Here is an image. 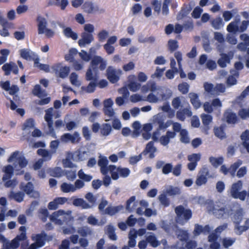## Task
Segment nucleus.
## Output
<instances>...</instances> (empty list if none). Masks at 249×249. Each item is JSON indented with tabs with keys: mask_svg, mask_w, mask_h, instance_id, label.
Segmentation results:
<instances>
[{
	"mask_svg": "<svg viewBox=\"0 0 249 249\" xmlns=\"http://www.w3.org/2000/svg\"><path fill=\"white\" fill-rule=\"evenodd\" d=\"M90 65L86 73V79L87 81L97 82L98 71H103L107 67V62L100 56H94L92 59Z\"/></svg>",
	"mask_w": 249,
	"mask_h": 249,
	"instance_id": "obj_1",
	"label": "nucleus"
},
{
	"mask_svg": "<svg viewBox=\"0 0 249 249\" xmlns=\"http://www.w3.org/2000/svg\"><path fill=\"white\" fill-rule=\"evenodd\" d=\"M240 21L239 18H236L234 21H231L227 27V30L228 32L236 34V33H243L245 32L249 26V20H243L241 25L238 26V23Z\"/></svg>",
	"mask_w": 249,
	"mask_h": 249,
	"instance_id": "obj_2",
	"label": "nucleus"
},
{
	"mask_svg": "<svg viewBox=\"0 0 249 249\" xmlns=\"http://www.w3.org/2000/svg\"><path fill=\"white\" fill-rule=\"evenodd\" d=\"M177 214V222L181 224L187 222L192 217V211L189 209H185L182 205H179L175 209Z\"/></svg>",
	"mask_w": 249,
	"mask_h": 249,
	"instance_id": "obj_3",
	"label": "nucleus"
},
{
	"mask_svg": "<svg viewBox=\"0 0 249 249\" xmlns=\"http://www.w3.org/2000/svg\"><path fill=\"white\" fill-rule=\"evenodd\" d=\"M52 72L55 73L56 77L64 79L69 74L70 68L67 66H63L58 63L53 64L52 67Z\"/></svg>",
	"mask_w": 249,
	"mask_h": 249,
	"instance_id": "obj_4",
	"label": "nucleus"
},
{
	"mask_svg": "<svg viewBox=\"0 0 249 249\" xmlns=\"http://www.w3.org/2000/svg\"><path fill=\"white\" fill-rule=\"evenodd\" d=\"M53 238L52 235H48L44 231H42L40 233L36 234L32 237V239L35 241L40 248L44 246L46 241H51Z\"/></svg>",
	"mask_w": 249,
	"mask_h": 249,
	"instance_id": "obj_5",
	"label": "nucleus"
},
{
	"mask_svg": "<svg viewBox=\"0 0 249 249\" xmlns=\"http://www.w3.org/2000/svg\"><path fill=\"white\" fill-rule=\"evenodd\" d=\"M209 171L207 167H203L199 172L196 180L195 183L198 186L205 184L208 178H210Z\"/></svg>",
	"mask_w": 249,
	"mask_h": 249,
	"instance_id": "obj_6",
	"label": "nucleus"
},
{
	"mask_svg": "<svg viewBox=\"0 0 249 249\" xmlns=\"http://www.w3.org/2000/svg\"><path fill=\"white\" fill-rule=\"evenodd\" d=\"M53 116L52 108H49L45 110L44 119L47 123L49 128V133L51 134L53 137L55 138V133L53 126Z\"/></svg>",
	"mask_w": 249,
	"mask_h": 249,
	"instance_id": "obj_7",
	"label": "nucleus"
},
{
	"mask_svg": "<svg viewBox=\"0 0 249 249\" xmlns=\"http://www.w3.org/2000/svg\"><path fill=\"white\" fill-rule=\"evenodd\" d=\"M2 70L4 71L5 75H10L11 71L15 74H18V66L14 62L4 64L2 67Z\"/></svg>",
	"mask_w": 249,
	"mask_h": 249,
	"instance_id": "obj_8",
	"label": "nucleus"
},
{
	"mask_svg": "<svg viewBox=\"0 0 249 249\" xmlns=\"http://www.w3.org/2000/svg\"><path fill=\"white\" fill-rule=\"evenodd\" d=\"M60 140L64 142H71L72 143L78 142L80 141V138L78 137L77 132H75L73 135L70 133H65L61 136Z\"/></svg>",
	"mask_w": 249,
	"mask_h": 249,
	"instance_id": "obj_9",
	"label": "nucleus"
},
{
	"mask_svg": "<svg viewBox=\"0 0 249 249\" xmlns=\"http://www.w3.org/2000/svg\"><path fill=\"white\" fill-rule=\"evenodd\" d=\"M94 39L91 34L83 32L81 34V38L78 40V45L81 47H83L87 44H90Z\"/></svg>",
	"mask_w": 249,
	"mask_h": 249,
	"instance_id": "obj_10",
	"label": "nucleus"
},
{
	"mask_svg": "<svg viewBox=\"0 0 249 249\" xmlns=\"http://www.w3.org/2000/svg\"><path fill=\"white\" fill-rule=\"evenodd\" d=\"M107 76L108 80L113 84L117 82L119 80V76L117 75L116 70L112 66L108 67Z\"/></svg>",
	"mask_w": 249,
	"mask_h": 249,
	"instance_id": "obj_11",
	"label": "nucleus"
},
{
	"mask_svg": "<svg viewBox=\"0 0 249 249\" xmlns=\"http://www.w3.org/2000/svg\"><path fill=\"white\" fill-rule=\"evenodd\" d=\"M36 20L37 22L38 34H44L48 24L47 20L45 18L39 15L37 17Z\"/></svg>",
	"mask_w": 249,
	"mask_h": 249,
	"instance_id": "obj_12",
	"label": "nucleus"
},
{
	"mask_svg": "<svg viewBox=\"0 0 249 249\" xmlns=\"http://www.w3.org/2000/svg\"><path fill=\"white\" fill-rule=\"evenodd\" d=\"M20 56L26 60H33L38 57V56L30 50L22 49L19 51Z\"/></svg>",
	"mask_w": 249,
	"mask_h": 249,
	"instance_id": "obj_13",
	"label": "nucleus"
},
{
	"mask_svg": "<svg viewBox=\"0 0 249 249\" xmlns=\"http://www.w3.org/2000/svg\"><path fill=\"white\" fill-rule=\"evenodd\" d=\"M82 8L85 12L88 14L93 13L99 10L97 5H94L92 2L89 1H85L82 5Z\"/></svg>",
	"mask_w": 249,
	"mask_h": 249,
	"instance_id": "obj_14",
	"label": "nucleus"
},
{
	"mask_svg": "<svg viewBox=\"0 0 249 249\" xmlns=\"http://www.w3.org/2000/svg\"><path fill=\"white\" fill-rule=\"evenodd\" d=\"M99 158L100 159L98 161V164L99 166L100 167L101 173L104 175H106L108 172V168L107 167L108 161L106 157L100 156Z\"/></svg>",
	"mask_w": 249,
	"mask_h": 249,
	"instance_id": "obj_15",
	"label": "nucleus"
},
{
	"mask_svg": "<svg viewBox=\"0 0 249 249\" xmlns=\"http://www.w3.org/2000/svg\"><path fill=\"white\" fill-rule=\"evenodd\" d=\"M26 239L27 236L24 233L17 235L10 242L12 249H18L19 246L20 242L26 240Z\"/></svg>",
	"mask_w": 249,
	"mask_h": 249,
	"instance_id": "obj_16",
	"label": "nucleus"
},
{
	"mask_svg": "<svg viewBox=\"0 0 249 249\" xmlns=\"http://www.w3.org/2000/svg\"><path fill=\"white\" fill-rule=\"evenodd\" d=\"M176 136V133L171 131H167L165 135L162 136L160 139V144L163 146H166L170 142V139L174 138Z\"/></svg>",
	"mask_w": 249,
	"mask_h": 249,
	"instance_id": "obj_17",
	"label": "nucleus"
},
{
	"mask_svg": "<svg viewBox=\"0 0 249 249\" xmlns=\"http://www.w3.org/2000/svg\"><path fill=\"white\" fill-rule=\"evenodd\" d=\"M37 154L43 158L42 159L44 161H49L51 160L52 156L54 153L52 151L40 148L37 150Z\"/></svg>",
	"mask_w": 249,
	"mask_h": 249,
	"instance_id": "obj_18",
	"label": "nucleus"
},
{
	"mask_svg": "<svg viewBox=\"0 0 249 249\" xmlns=\"http://www.w3.org/2000/svg\"><path fill=\"white\" fill-rule=\"evenodd\" d=\"M123 209V206L121 205L116 206H112L109 205L107 206L105 210V214H107L110 216H113L116 213H117L119 212L122 210Z\"/></svg>",
	"mask_w": 249,
	"mask_h": 249,
	"instance_id": "obj_19",
	"label": "nucleus"
},
{
	"mask_svg": "<svg viewBox=\"0 0 249 249\" xmlns=\"http://www.w3.org/2000/svg\"><path fill=\"white\" fill-rule=\"evenodd\" d=\"M189 97L190 98L191 103L195 109H198L201 107V103L196 93L191 92L189 94Z\"/></svg>",
	"mask_w": 249,
	"mask_h": 249,
	"instance_id": "obj_20",
	"label": "nucleus"
},
{
	"mask_svg": "<svg viewBox=\"0 0 249 249\" xmlns=\"http://www.w3.org/2000/svg\"><path fill=\"white\" fill-rule=\"evenodd\" d=\"M177 118L181 121H184L185 119V116L191 117L192 115V112L190 108H184L182 110H180L177 112Z\"/></svg>",
	"mask_w": 249,
	"mask_h": 249,
	"instance_id": "obj_21",
	"label": "nucleus"
},
{
	"mask_svg": "<svg viewBox=\"0 0 249 249\" xmlns=\"http://www.w3.org/2000/svg\"><path fill=\"white\" fill-rule=\"evenodd\" d=\"M4 174L3 175L2 179L3 181L10 179L14 174V168L11 165H8L4 167L3 169Z\"/></svg>",
	"mask_w": 249,
	"mask_h": 249,
	"instance_id": "obj_22",
	"label": "nucleus"
},
{
	"mask_svg": "<svg viewBox=\"0 0 249 249\" xmlns=\"http://www.w3.org/2000/svg\"><path fill=\"white\" fill-rule=\"evenodd\" d=\"M226 208L224 207H219L217 206H213L210 211H212L217 218H222L226 213Z\"/></svg>",
	"mask_w": 249,
	"mask_h": 249,
	"instance_id": "obj_23",
	"label": "nucleus"
},
{
	"mask_svg": "<svg viewBox=\"0 0 249 249\" xmlns=\"http://www.w3.org/2000/svg\"><path fill=\"white\" fill-rule=\"evenodd\" d=\"M135 196H132L126 201V209L130 212L136 209L138 205V202L135 201Z\"/></svg>",
	"mask_w": 249,
	"mask_h": 249,
	"instance_id": "obj_24",
	"label": "nucleus"
},
{
	"mask_svg": "<svg viewBox=\"0 0 249 249\" xmlns=\"http://www.w3.org/2000/svg\"><path fill=\"white\" fill-rule=\"evenodd\" d=\"M224 116L227 122L229 124H235L238 122V118L235 113L227 112L225 113Z\"/></svg>",
	"mask_w": 249,
	"mask_h": 249,
	"instance_id": "obj_25",
	"label": "nucleus"
},
{
	"mask_svg": "<svg viewBox=\"0 0 249 249\" xmlns=\"http://www.w3.org/2000/svg\"><path fill=\"white\" fill-rule=\"evenodd\" d=\"M212 27L215 30H219L224 25V22L221 18L217 17L211 20Z\"/></svg>",
	"mask_w": 249,
	"mask_h": 249,
	"instance_id": "obj_26",
	"label": "nucleus"
},
{
	"mask_svg": "<svg viewBox=\"0 0 249 249\" xmlns=\"http://www.w3.org/2000/svg\"><path fill=\"white\" fill-rule=\"evenodd\" d=\"M221 57L218 60L217 64L221 68H225L227 63H230L231 58L226 53H222Z\"/></svg>",
	"mask_w": 249,
	"mask_h": 249,
	"instance_id": "obj_27",
	"label": "nucleus"
},
{
	"mask_svg": "<svg viewBox=\"0 0 249 249\" xmlns=\"http://www.w3.org/2000/svg\"><path fill=\"white\" fill-rule=\"evenodd\" d=\"M73 205L75 206H80L83 209H89L91 206L83 198H77L73 200Z\"/></svg>",
	"mask_w": 249,
	"mask_h": 249,
	"instance_id": "obj_28",
	"label": "nucleus"
},
{
	"mask_svg": "<svg viewBox=\"0 0 249 249\" xmlns=\"http://www.w3.org/2000/svg\"><path fill=\"white\" fill-rule=\"evenodd\" d=\"M32 93L35 96L38 97L45 96L47 95L45 91L44 90H42L41 86L38 84L34 86L32 90Z\"/></svg>",
	"mask_w": 249,
	"mask_h": 249,
	"instance_id": "obj_29",
	"label": "nucleus"
},
{
	"mask_svg": "<svg viewBox=\"0 0 249 249\" xmlns=\"http://www.w3.org/2000/svg\"><path fill=\"white\" fill-rule=\"evenodd\" d=\"M112 131V127L109 124L105 123L102 125L100 128V133L103 136H107Z\"/></svg>",
	"mask_w": 249,
	"mask_h": 249,
	"instance_id": "obj_30",
	"label": "nucleus"
},
{
	"mask_svg": "<svg viewBox=\"0 0 249 249\" xmlns=\"http://www.w3.org/2000/svg\"><path fill=\"white\" fill-rule=\"evenodd\" d=\"M38 57L34 60V67L38 68L40 70L46 72L50 71V67L48 64L39 63Z\"/></svg>",
	"mask_w": 249,
	"mask_h": 249,
	"instance_id": "obj_31",
	"label": "nucleus"
},
{
	"mask_svg": "<svg viewBox=\"0 0 249 249\" xmlns=\"http://www.w3.org/2000/svg\"><path fill=\"white\" fill-rule=\"evenodd\" d=\"M192 8L190 6L182 7L177 15L178 20H181L186 17L191 12Z\"/></svg>",
	"mask_w": 249,
	"mask_h": 249,
	"instance_id": "obj_32",
	"label": "nucleus"
},
{
	"mask_svg": "<svg viewBox=\"0 0 249 249\" xmlns=\"http://www.w3.org/2000/svg\"><path fill=\"white\" fill-rule=\"evenodd\" d=\"M25 195L23 192H18L15 193L11 191L10 196L18 202H21L23 200Z\"/></svg>",
	"mask_w": 249,
	"mask_h": 249,
	"instance_id": "obj_33",
	"label": "nucleus"
},
{
	"mask_svg": "<svg viewBox=\"0 0 249 249\" xmlns=\"http://www.w3.org/2000/svg\"><path fill=\"white\" fill-rule=\"evenodd\" d=\"M239 223V222H236L235 229L239 231L238 234L240 235L249 229V219L246 220L245 225L243 226H240Z\"/></svg>",
	"mask_w": 249,
	"mask_h": 249,
	"instance_id": "obj_34",
	"label": "nucleus"
},
{
	"mask_svg": "<svg viewBox=\"0 0 249 249\" xmlns=\"http://www.w3.org/2000/svg\"><path fill=\"white\" fill-rule=\"evenodd\" d=\"M61 190L64 193L74 192L75 191V187L71 184L64 182L61 185Z\"/></svg>",
	"mask_w": 249,
	"mask_h": 249,
	"instance_id": "obj_35",
	"label": "nucleus"
},
{
	"mask_svg": "<svg viewBox=\"0 0 249 249\" xmlns=\"http://www.w3.org/2000/svg\"><path fill=\"white\" fill-rule=\"evenodd\" d=\"M200 117L203 125L209 129V125L212 122L213 117L210 114H202Z\"/></svg>",
	"mask_w": 249,
	"mask_h": 249,
	"instance_id": "obj_36",
	"label": "nucleus"
},
{
	"mask_svg": "<svg viewBox=\"0 0 249 249\" xmlns=\"http://www.w3.org/2000/svg\"><path fill=\"white\" fill-rule=\"evenodd\" d=\"M242 161L240 160H237L234 163L231 165L229 168V173L232 176H234L235 172L239 166L242 164Z\"/></svg>",
	"mask_w": 249,
	"mask_h": 249,
	"instance_id": "obj_37",
	"label": "nucleus"
},
{
	"mask_svg": "<svg viewBox=\"0 0 249 249\" xmlns=\"http://www.w3.org/2000/svg\"><path fill=\"white\" fill-rule=\"evenodd\" d=\"M209 161L213 165V166L216 168L223 163L224 161V159L222 157H220L218 158L210 157L209 158Z\"/></svg>",
	"mask_w": 249,
	"mask_h": 249,
	"instance_id": "obj_38",
	"label": "nucleus"
},
{
	"mask_svg": "<svg viewBox=\"0 0 249 249\" xmlns=\"http://www.w3.org/2000/svg\"><path fill=\"white\" fill-rule=\"evenodd\" d=\"M77 232L82 237H86L88 235H91L92 231L91 229L87 226H83L79 228L77 230Z\"/></svg>",
	"mask_w": 249,
	"mask_h": 249,
	"instance_id": "obj_39",
	"label": "nucleus"
},
{
	"mask_svg": "<svg viewBox=\"0 0 249 249\" xmlns=\"http://www.w3.org/2000/svg\"><path fill=\"white\" fill-rule=\"evenodd\" d=\"M146 239L147 243H149L154 248L157 247L160 244V242L157 239L154 235H150Z\"/></svg>",
	"mask_w": 249,
	"mask_h": 249,
	"instance_id": "obj_40",
	"label": "nucleus"
},
{
	"mask_svg": "<svg viewBox=\"0 0 249 249\" xmlns=\"http://www.w3.org/2000/svg\"><path fill=\"white\" fill-rule=\"evenodd\" d=\"M64 34L67 37L71 38L73 40L77 39V34L73 32L70 27L66 28L64 30Z\"/></svg>",
	"mask_w": 249,
	"mask_h": 249,
	"instance_id": "obj_41",
	"label": "nucleus"
},
{
	"mask_svg": "<svg viewBox=\"0 0 249 249\" xmlns=\"http://www.w3.org/2000/svg\"><path fill=\"white\" fill-rule=\"evenodd\" d=\"M214 133L215 135L220 139H222L226 137V134L223 126L215 127L214 128Z\"/></svg>",
	"mask_w": 249,
	"mask_h": 249,
	"instance_id": "obj_42",
	"label": "nucleus"
},
{
	"mask_svg": "<svg viewBox=\"0 0 249 249\" xmlns=\"http://www.w3.org/2000/svg\"><path fill=\"white\" fill-rule=\"evenodd\" d=\"M180 141L184 143H188L190 142V139L188 137V133L187 130L182 129L180 133Z\"/></svg>",
	"mask_w": 249,
	"mask_h": 249,
	"instance_id": "obj_43",
	"label": "nucleus"
},
{
	"mask_svg": "<svg viewBox=\"0 0 249 249\" xmlns=\"http://www.w3.org/2000/svg\"><path fill=\"white\" fill-rule=\"evenodd\" d=\"M39 216L43 222L46 221L47 218L49 216V213L46 208H41L38 211Z\"/></svg>",
	"mask_w": 249,
	"mask_h": 249,
	"instance_id": "obj_44",
	"label": "nucleus"
},
{
	"mask_svg": "<svg viewBox=\"0 0 249 249\" xmlns=\"http://www.w3.org/2000/svg\"><path fill=\"white\" fill-rule=\"evenodd\" d=\"M35 126V121L33 118L27 119L22 125V130L30 129Z\"/></svg>",
	"mask_w": 249,
	"mask_h": 249,
	"instance_id": "obj_45",
	"label": "nucleus"
},
{
	"mask_svg": "<svg viewBox=\"0 0 249 249\" xmlns=\"http://www.w3.org/2000/svg\"><path fill=\"white\" fill-rule=\"evenodd\" d=\"M189 85L185 82H183L178 85V90L183 94H187L189 89Z\"/></svg>",
	"mask_w": 249,
	"mask_h": 249,
	"instance_id": "obj_46",
	"label": "nucleus"
},
{
	"mask_svg": "<svg viewBox=\"0 0 249 249\" xmlns=\"http://www.w3.org/2000/svg\"><path fill=\"white\" fill-rule=\"evenodd\" d=\"M78 177L82 180L86 181L89 182L90 181L92 178V177L91 175L86 174L82 169L80 170L78 172Z\"/></svg>",
	"mask_w": 249,
	"mask_h": 249,
	"instance_id": "obj_47",
	"label": "nucleus"
},
{
	"mask_svg": "<svg viewBox=\"0 0 249 249\" xmlns=\"http://www.w3.org/2000/svg\"><path fill=\"white\" fill-rule=\"evenodd\" d=\"M117 171H118L120 176L122 178L127 177L130 173V171L128 168L118 167L117 168Z\"/></svg>",
	"mask_w": 249,
	"mask_h": 249,
	"instance_id": "obj_48",
	"label": "nucleus"
},
{
	"mask_svg": "<svg viewBox=\"0 0 249 249\" xmlns=\"http://www.w3.org/2000/svg\"><path fill=\"white\" fill-rule=\"evenodd\" d=\"M50 174L51 176L59 178L61 177L62 175V169L60 167H55L50 170Z\"/></svg>",
	"mask_w": 249,
	"mask_h": 249,
	"instance_id": "obj_49",
	"label": "nucleus"
},
{
	"mask_svg": "<svg viewBox=\"0 0 249 249\" xmlns=\"http://www.w3.org/2000/svg\"><path fill=\"white\" fill-rule=\"evenodd\" d=\"M159 200L161 204L165 207H167L170 205V200L164 194H162L159 196Z\"/></svg>",
	"mask_w": 249,
	"mask_h": 249,
	"instance_id": "obj_50",
	"label": "nucleus"
},
{
	"mask_svg": "<svg viewBox=\"0 0 249 249\" xmlns=\"http://www.w3.org/2000/svg\"><path fill=\"white\" fill-rule=\"evenodd\" d=\"M20 189L27 195L31 194L34 190V186L31 182H28L25 186L20 187Z\"/></svg>",
	"mask_w": 249,
	"mask_h": 249,
	"instance_id": "obj_51",
	"label": "nucleus"
},
{
	"mask_svg": "<svg viewBox=\"0 0 249 249\" xmlns=\"http://www.w3.org/2000/svg\"><path fill=\"white\" fill-rule=\"evenodd\" d=\"M187 158L189 161L197 163L200 160L201 155L199 153H194L188 155Z\"/></svg>",
	"mask_w": 249,
	"mask_h": 249,
	"instance_id": "obj_52",
	"label": "nucleus"
},
{
	"mask_svg": "<svg viewBox=\"0 0 249 249\" xmlns=\"http://www.w3.org/2000/svg\"><path fill=\"white\" fill-rule=\"evenodd\" d=\"M235 239L234 238H224L222 240V244L225 248H228L232 245L234 243Z\"/></svg>",
	"mask_w": 249,
	"mask_h": 249,
	"instance_id": "obj_53",
	"label": "nucleus"
},
{
	"mask_svg": "<svg viewBox=\"0 0 249 249\" xmlns=\"http://www.w3.org/2000/svg\"><path fill=\"white\" fill-rule=\"evenodd\" d=\"M151 4L153 6V9L155 12L159 14L161 10V2L158 0H153L151 2Z\"/></svg>",
	"mask_w": 249,
	"mask_h": 249,
	"instance_id": "obj_54",
	"label": "nucleus"
},
{
	"mask_svg": "<svg viewBox=\"0 0 249 249\" xmlns=\"http://www.w3.org/2000/svg\"><path fill=\"white\" fill-rule=\"evenodd\" d=\"M108 33L105 30H103L99 32L97 35L98 40L100 42H103L107 37Z\"/></svg>",
	"mask_w": 249,
	"mask_h": 249,
	"instance_id": "obj_55",
	"label": "nucleus"
},
{
	"mask_svg": "<svg viewBox=\"0 0 249 249\" xmlns=\"http://www.w3.org/2000/svg\"><path fill=\"white\" fill-rule=\"evenodd\" d=\"M65 176L68 180L73 181L76 177V171L67 170L65 172Z\"/></svg>",
	"mask_w": 249,
	"mask_h": 249,
	"instance_id": "obj_56",
	"label": "nucleus"
},
{
	"mask_svg": "<svg viewBox=\"0 0 249 249\" xmlns=\"http://www.w3.org/2000/svg\"><path fill=\"white\" fill-rule=\"evenodd\" d=\"M129 89L133 92H136L141 88V84L136 82H131L128 84Z\"/></svg>",
	"mask_w": 249,
	"mask_h": 249,
	"instance_id": "obj_57",
	"label": "nucleus"
},
{
	"mask_svg": "<svg viewBox=\"0 0 249 249\" xmlns=\"http://www.w3.org/2000/svg\"><path fill=\"white\" fill-rule=\"evenodd\" d=\"M108 201L106 200L102 199L98 205V209L99 212L103 214H105V207L107 205Z\"/></svg>",
	"mask_w": 249,
	"mask_h": 249,
	"instance_id": "obj_58",
	"label": "nucleus"
},
{
	"mask_svg": "<svg viewBox=\"0 0 249 249\" xmlns=\"http://www.w3.org/2000/svg\"><path fill=\"white\" fill-rule=\"evenodd\" d=\"M203 12L202 9L200 7L197 6L195 7L192 13V17L195 18H198Z\"/></svg>",
	"mask_w": 249,
	"mask_h": 249,
	"instance_id": "obj_59",
	"label": "nucleus"
},
{
	"mask_svg": "<svg viewBox=\"0 0 249 249\" xmlns=\"http://www.w3.org/2000/svg\"><path fill=\"white\" fill-rule=\"evenodd\" d=\"M173 165L171 163H168L164 165L162 169V172L163 174L167 175L172 172Z\"/></svg>",
	"mask_w": 249,
	"mask_h": 249,
	"instance_id": "obj_60",
	"label": "nucleus"
},
{
	"mask_svg": "<svg viewBox=\"0 0 249 249\" xmlns=\"http://www.w3.org/2000/svg\"><path fill=\"white\" fill-rule=\"evenodd\" d=\"M169 49L171 52H174L178 48V41L175 40H170L168 41Z\"/></svg>",
	"mask_w": 249,
	"mask_h": 249,
	"instance_id": "obj_61",
	"label": "nucleus"
},
{
	"mask_svg": "<svg viewBox=\"0 0 249 249\" xmlns=\"http://www.w3.org/2000/svg\"><path fill=\"white\" fill-rule=\"evenodd\" d=\"M70 80L72 85L79 86V83L78 81V75L75 72H72L70 76Z\"/></svg>",
	"mask_w": 249,
	"mask_h": 249,
	"instance_id": "obj_62",
	"label": "nucleus"
},
{
	"mask_svg": "<svg viewBox=\"0 0 249 249\" xmlns=\"http://www.w3.org/2000/svg\"><path fill=\"white\" fill-rule=\"evenodd\" d=\"M238 115L242 119H245L247 117H249V108L247 109L245 108H241L238 111Z\"/></svg>",
	"mask_w": 249,
	"mask_h": 249,
	"instance_id": "obj_63",
	"label": "nucleus"
},
{
	"mask_svg": "<svg viewBox=\"0 0 249 249\" xmlns=\"http://www.w3.org/2000/svg\"><path fill=\"white\" fill-rule=\"evenodd\" d=\"M156 148L154 146V142L152 141L149 142L146 146V147L143 151L145 153H150L151 152H155Z\"/></svg>",
	"mask_w": 249,
	"mask_h": 249,
	"instance_id": "obj_64",
	"label": "nucleus"
}]
</instances>
